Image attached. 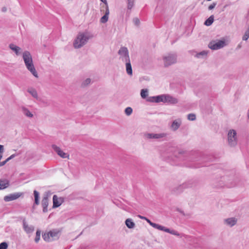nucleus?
I'll return each mask as SVG.
<instances>
[{
	"mask_svg": "<svg viewBox=\"0 0 249 249\" xmlns=\"http://www.w3.org/2000/svg\"><path fill=\"white\" fill-rule=\"evenodd\" d=\"M188 119L191 121H194L196 119V115L194 114H189L188 115Z\"/></svg>",
	"mask_w": 249,
	"mask_h": 249,
	"instance_id": "32",
	"label": "nucleus"
},
{
	"mask_svg": "<svg viewBox=\"0 0 249 249\" xmlns=\"http://www.w3.org/2000/svg\"><path fill=\"white\" fill-rule=\"evenodd\" d=\"M133 22L134 24L136 26H139L140 24V21L139 19L137 18H135L133 19Z\"/></svg>",
	"mask_w": 249,
	"mask_h": 249,
	"instance_id": "35",
	"label": "nucleus"
},
{
	"mask_svg": "<svg viewBox=\"0 0 249 249\" xmlns=\"http://www.w3.org/2000/svg\"><path fill=\"white\" fill-rule=\"evenodd\" d=\"M9 185V181L7 179H0V190H3L7 188Z\"/></svg>",
	"mask_w": 249,
	"mask_h": 249,
	"instance_id": "17",
	"label": "nucleus"
},
{
	"mask_svg": "<svg viewBox=\"0 0 249 249\" xmlns=\"http://www.w3.org/2000/svg\"><path fill=\"white\" fill-rule=\"evenodd\" d=\"M213 16H211L205 21L204 24L206 26H210L213 22Z\"/></svg>",
	"mask_w": 249,
	"mask_h": 249,
	"instance_id": "21",
	"label": "nucleus"
},
{
	"mask_svg": "<svg viewBox=\"0 0 249 249\" xmlns=\"http://www.w3.org/2000/svg\"><path fill=\"white\" fill-rule=\"evenodd\" d=\"M40 231H36V238H35V242H38L40 239Z\"/></svg>",
	"mask_w": 249,
	"mask_h": 249,
	"instance_id": "30",
	"label": "nucleus"
},
{
	"mask_svg": "<svg viewBox=\"0 0 249 249\" xmlns=\"http://www.w3.org/2000/svg\"><path fill=\"white\" fill-rule=\"evenodd\" d=\"M138 217H140L142 219H144V220L146 219V217L142 216H141L140 215H139Z\"/></svg>",
	"mask_w": 249,
	"mask_h": 249,
	"instance_id": "40",
	"label": "nucleus"
},
{
	"mask_svg": "<svg viewBox=\"0 0 249 249\" xmlns=\"http://www.w3.org/2000/svg\"><path fill=\"white\" fill-rule=\"evenodd\" d=\"M5 11H6V8H2V11L5 12Z\"/></svg>",
	"mask_w": 249,
	"mask_h": 249,
	"instance_id": "41",
	"label": "nucleus"
},
{
	"mask_svg": "<svg viewBox=\"0 0 249 249\" xmlns=\"http://www.w3.org/2000/svg\"><path fill=\"white\" fill-rule=\"evenodd\" d=\"M132 112V109L130 107H127L125 109V113L127 115H130Z\"/></svg>",
	"mask_w": 249,
	"mask_h": 249,
	"instance_id": "31",
	"label": "nucleus"
},
{
	"mask_svg": "<svg viewBox=\"0 0 249 249\" xmlns=\"http://www.w3.org/2000/svg\"><path fill=\"white\" fill-rule=\"evenodd\" d=\"M8 245L6 243L3 242L0 244V249H7Z\"/></svg>",
	"mask_w": 249,
	"mask_h": 249,
	"instance_id": "34",
	"label": "nucleus"
},
{
	"mask_svg": "<svg viewBox=\"0 0 249 249\" xmlns=\"http://www.w3.org/2000/svg\"><path fill=\"white\" fill-rule=\"evenodd\" d=\"M10 49L15 53L17 55H19L21 53L22 50L19 47L11 43L9 46Z\"/></svg>",
	"mask_w": 249,
	"mask_h": 249,
	"instance_id": "13",
	"label": "nucleus"
},
{
	"mask_svg": "<svg viewBox=\"0 0 249 249\" xmlns=\"http://www.w3.org/2000/svg\"><path fill=\"white\" fill-rule=\"evenodd\" d=\"M29 92L32 95V96L34 97H35V98L37 97V94L36 91L35 90H34V89L29 90Z\"/></svg>",
	"mask_w": 249,
	"mask_h": 249,
	"instance_id": "33",
	"label": "nucleus"
},
{
	"mask_svg": "<svg viewBox=\"0 0 249 249\" xmlns=\"http://www.w3.org/2000/svg\"><path fill=\"white\" fill-rule=\"evenodd\" d=\"M90 82V79H86L85 80V83L86 85H88Z\"/></svg>",
	"mask_w": 249,
	"mask_h": 249,
	"instance_id": "39",
	"label": "nucleus"
},
{
	"mask_svg": "<svg viewBox=\"0 0 249 249\" xmlns=\"http://www.w3.org/2000/svg\"><path fill=\"white\" fill-rule=\"evenodd\" d=\"M63 202L62 198L58 197L56 195L53 196V207L56 208L60 206Z\"/></svg>",
	"mask_w": 249,
	"mask_h": 249,
	"instance_id": "12",
	"label": "nucleus"
},
{
	"mask_svg": "<svg viewBox=\"0 0 249 249\" xmlns=\"http://www.w3.org/2000/svg\"><path fill=\"white\" fill-rule=\"evenodd\" d=\"M162 61L164 67H167L177 62V55L175 53H167L162 56Z\"/></svg>",
	"mask_w": 249,
	"mask_h": 249,
	"instance_id": "3",
	"label": "nucleus"
},
{
	"mask_svg": "<svg viewBox=\"0 0 249 249\" xmlns=\"http://www.w3.org/2000/svg\"><path fill=\"white\" fill-rule=\"evenodd\" d=\"M53 148L57 153V154L62 158H69V155L65 152H64L59 147L53 145L52 146Z\"/></svg>",
	"mask_w": 249,
	"mask_h": 249,
	"instance_id": "10",
	"label": "nucleus"
},
{
	"mask_svg": "<svg viewBox=\"0 0 249 249\" xmlns=\"http://www.w3.org/2000/svg\"><path fill=\"white\" fill-rule=\"evenodd\" d=\"M125 224L126 226L129 229L133 228L135 226L134 223L130 219H127L125 220Z\"/></svg>",
	"mask_w": 249,
	"mask_h": 249,
	"instance_id": "22",
	"label": "nucleus"
},
{
	"mask_svg": "<svg viewBox=\"0 0 249 249\" xmlns=\"http://www.w3.org/2000/svg\"><path fill=\"white\" fill-rule=\"evenodd\" d=\"M208 53V51L203 50L200 52L196 53L195 54H194V56L197 58H204L206 57Z\"/></svg>",
	"mask_w": 249,
	"mask_h": 249,
	"instance_id": "15",
	"label": "nucleus"
},
{
	"mask_svg": "<svg viewBox=\"0 0 249 249\" xmlns=\"http://www.w3.org/2000/svg\"><path fill=\"white\" fill-rule=\"evenodd\" d=\"M165 95H161L157 96L150 97L147 99V101L150 102L159 103L160 102H164Z\"/></svg>",
	"mask_w": 249,
	"mask_h": 249,
	"instance_id": "9",
	"label": "nucleus"
},
{
	"mask_svg": "<svg viewBox=\"0 0 249 249\" xmlns=\"http://www.w3.org/2000/svg\"><path fill=\"white\" fill-rule=\"evenodd\" d=\"M249 38V26L248 29L245 32L244 36L242 37V39L243 40H247Z\"/></svg>",
	"mask_w": 249,
	"mask_h": 249,
	"instance_id": "29",
	"label": "nucleus"
},
{
	"mask_svg": "<svg viewBox=\"0 0 249 249\" xmlns=\"http://www.w3.org/2000/svg\"><path fill=\"white\" fill-rule=\"evenodd\" d=\"M126 71L128 75L131 76L132 75V69L130 63V60L125 62Z\"/></svg>",
	"mask_w": 249,
	"mask_h": 249,
	"instance_id": "18",
	"label": "nucleus"
},
{
	"mask_svg": "<svg viewBox=\"0 0 249 249\" xmlns=\"http://www.w3.org/2000/svg\"><path fill=\"white\" fill-rule=\"evenodd\" d=\"M240 47H241V45H238V48H240Z\"/></svg>",
	"mask_w": 249,
	"mask_h": 249,
	"instance_id": "42",
	"label": "nucleus"
},
{
	"mask_svg": "<svg viewBox=\"0 0 249 249\" xmlns=\"http://www.w3.org/2000/svg\"><path fill=\"white\" fill-rule=\"evenodd\" d=\"M179 125L180 123L175 121L173 122L171 127L173 130H176L179 127Z\"/></svg>",
	"mask_w": 249,
	"mask_h": 249,
	"instance_id": "28",
	"label": "nucleus"
},
{
	"mask_svg": "<svg viewBox=\"0 0 249 249\" xmlns=\"http://www.w3.org/2000/svg\"><path fill=\"white\" fill-rule=\"evenodd\" d=\"M24 113L28 117H31L33 114L27 109H24Z\"/></svg>",
	"mask_w": 249,
	"mask_h": 249,
	"instance_id": "36",
	"label": "nucleus"
},
{
	"mask_svg": "<svg viewBox=\"0 0 249 249\" xmlns=\"http://www.w3.org/2000/svg\"><path fill=\"white\" fill-rule=\"evenodd\" d=\"M135 0H127V8L128 10H131L134 6Z\"/></svg>",
	"mask_w": 249,
	"mask_h": 249,
	"instance_id": "24",
	"label": "nucleus"
},
{
	"mask_svg": "<svg viewBox=\"0 0 249 249\" xmlns=\"http://www.w3.org/2000/svg\"><path fill=\"white\" fill-rule=\"evenodd\" d=\"M145 136L148 139H159L163 137L165 135L164 134H147Z\"/></svg>",
	"mask_w": 249,
	"mask_h": 249,
	"instance_id": "19",
	"label": "nucleus"
},
{
	"mask_svg": "<svg viewBox=\"0 0 249 249\" xmlns=\"http://www.w3.org/2000/svg\"><path fill=\"white\" fill-rule=\"evenodd\" d=\"M22 58L27 70L34 76L37 77V72L34 65L32 56L30 52L28 51H24L22 53Z\"/></svg>",
	"mask_w": 249,
	"mask_h": 249,
	"instance_id": "2",
	"label": "nucleus"
},
{
	"mask_svg": "<svg viewBox=\"0 0 249 249\" xmlns=\"http://www.w3.org/2000/svg\"><path fill=\"white\" fill-rule=\"evenodd\" d=\"M58 231H52L44 233L42 235L43 239L47 242L51 241L58 238Z\"/></svg>",
	"mask_w": 249,
	"mask_h": 249,
	"instance_id": "7",
	"label": "nucleus"
},
{
	"mask_svg": "<svg viewBox=\"0 0 249 249\" xmlns=\"http://www.w3.org/2000/svg\"><path fill=\"white\" fill-rule=\"evenodd\" d=\"M21 195L20 193H15L13 194H10L8 196H5L4 197V200L5 201L8 202L10 201H12L14 200H16L19 198Z\"/></svg>",
	"mask_w": 249,
	"mask_h": 249,
	"instance_id": "11",
	"label": "nucleus"
},
{
	"mask_svg": "<svg viewBox=\"0 0 249 249\" xmlns=\"http://www.w3.org/2000/svg\"><path fill=\"white\" fill-rule=\"evenodd\" d=\"M164 102H168L171 104H174L178 103V100L176 98H174L172 96L165 95V99L164 100Z\"/></svg>",
	"mask_w": 249,
	"mask_h": 249,
	"instance_id": "20",
	"label": "nucleus"
},
{
	"mask_svg": "<svg viewBox=\"0 0 249 249\" xmlns=\"http://www.w3.org/2000/svg\"><path fill=\"white\" fill-rule=\"evenodd\" d=\"M145 220L153 228H156L157 229H158L160 231H164L166 232L170 233L171 234H174V235H178L179 234L177 233V231H171L170 229L165 228V227L162 226L161 225H160L159 224L154 223L152 222L149 219H147L146 218V219Z\"/></svg>",
	"mask_w": 249,
	"mask_h": 249,
	"instance_id": "6",
	"label": "nucleus"
},
{
	"mask_svg": "<svg viewBox=\"0 0 249 249\" xmlns=\"http://www.w3.org/2000/svg\"><path fill=\"white\" fill-rule=\"evenodd\" d=\"M42 205L43 207L44 210L47 208L48 205V199L47 197H43L42 200Z\"/></svg>",
	"mask_w": 249,
	"mask_h": 249,
	"instance_id": "26",
	"label": "nucleus"
},
{
	"mask_svg": "<svg viewBox=\"0 0 249 249\" xmlns=\"http://www.w3.org/2000/svg\"><path fill=\"white\" fill-rule=\"evenodd\" d=\"M119 58L123 62H127L130 61L129 52L127 48L125 47H122L118 51Z\"/></svg>",
	"mask_w": 249,
	"mask_h": 249,
	"instance_id": "5",
	"label": "nucleus"
},
{
	"mask_svg": "<svg viewBox=\"0 0 249 249\" xmlns=\"http://www.w3.org/2000/svg\"><path fill=\"white\" fill-rule=\"evenodd\" d=\"M105 12L104 15L101 18L100 22L102 23H106L108 19L109 15V10L108 7H107L105 8Z\"/></svg>",
	"mask_w": 249,
	"mask_h": 249,
	"instance_id": "14",
	"label": "nucleus"
},
{
	"mask_svg": "<svg viewBox=\"0 0 249 249\" xmlns=\"http://www.w3.org/2000/svg\"><path fill=\"white\" fill-rule=\"evenodd\" d=\"M93 37L92 34L89 31L80 32L74 39L73 46L75 49H80L85 46Z\"/></svg>",
	"mask_w": 249,
	"mask_h": 249,
	"instance_id": "1",
	"label": "nucleus"
},
{
	"mask_svg": "<svg viewBox=\"0 0 249 249\" xmlns=\"http://www.w3.org/2000/svg\"><path fill=\"white\" fill-rule=\"evenodd\" d=\"M34 194L35 196V203L36 205L39 204V193L36 190L34 191Z\"/></svg>",
	"mask_w": 249,
	"mask_h": 249,
	"instance_id": "25",
	"label": "nucleus"
},
{
	"mask_svg": "<svg viewBox=\"0 0 249 249\" xmlns=\"http://www.w3.org/2000/svg\"><path fill=\"white\" fill-rule=\"evenodd\" d=\"M216 3H213L212 4L210 5L208 7V9L209 10H211L213 9L216 6Z\"/></svg>",
	"mask_w": 249,
	"mask_h": 249,
	"instance_id": "37",
	"label": "nucleus"
},
{
	"mask_svg": "<svg viewBox=\"0 0 249 249\" xmlns=\"http://www.w3.org/2000/svg\"><path fill=\"white\" fill-rule=\"evenodd\" d=\"M141 96L142 98L145 99L148 96V90L147 89H142L141 91Z\"/></svg>",
	"mask_w": 249,
	"mask_h": 249,
	"instance_id": "27",
	"label": "nucleus"
},
{
	"mask_svg": "<svg viewBox=\"0 0 249 249\" xmlns=\"http://www.w3.org/2000/svg\"><path fill=\"white\" fill-rule=\"evenodd\" d=\"M23 225L24 230L27 233H31L34 231V227L28 225L26 222L24 220L23 222Z\"/></svg>",
	"mask_w": 249,
	"mask_h": 249,
	"instance_id": "16",
	"label": "nucleus"
},
{
	"mask_svg": "<svg viewBox=\"0 0 249 249\" xmlns=\"http://www.w3.org/2000/svg\"><path fill=\"white\" fill-rule=\"evenodd\" d=\"M102 2H103L106 5V8H107V7H108V4H107V0H100Z\"/></svg>",
	"mask_w": 249,
	"mask_h": 249,
	"instance_id": "38",
	"label": "nucleus"
},
{
	"mask_svg": "<svg viewBox=\"0 0 249 249\" xmlns=\"http://www.w3.org/2000/svg\"><path fill=\"white\" fill-rule=\"evenodd\" d=\"M227 45V43L225 39L213 40L209 43L208 47L211 50H217L223 48Z\"/></svg>",
	"mask_w": 249,
	"mask_h": 249,
	"instance_id": "4",
	"label": "nucleus"
},
{
	"mask_svg": "<svg viewBox=\"0 0 249 249\" xmlns=\"http://www.w3.org/2000/svg\"><path fill=\"white\" fill-rule=\"evenodd\" d=\"M226 223L231 226L235 224L236 220L234 218H228L225 220Z\"/></svg>",
	"mask_w": 249,
	"mask_h": 249,
	"instance_id": "23",
	"label": "nucleus"
},
{
	"mask_svg": "<svg viewBox=\"0 0 249 249\" xmlns=\"http://www.w3.org/2000/svg\"><path fill=\"white\" fill-rule=\"evenodd\" d=\"M228 142L231 146L235 145L237 142L236 132L232 129L230 130L228 134Z\"/></svg>",
	"mask_w": 249,
	"mask_h": 249,
	"instance_id": "8",
	"label": "nucleus"
}]
</instances>
